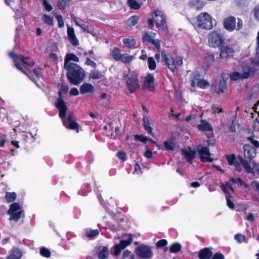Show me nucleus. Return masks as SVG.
<instances>
[{"label":"nucleus","instance_id":"f257e3e1","mask_svg":"<svg viewBox=\"0 0 259 259\" xmlns=\"http://www.w3.org/2000/svg\"><path fill=\"white\" fill-rule=\"evenodd\" d=\"M244 158L240 155L238 159L248 173H253V169L250 165L252 159L256 155V150L249 144L243 146Z\"/></svg>","mask_w":259,"mask_h":259},{"label":"nucleus","instance_id":"f03ea898","mask_svg":"<svg viewBox=\"0 0 259 259\" xmlns=\"http://www.w3.org/2000/svg\"><path fill=\"white\" fill-rule=\"evenodd\" d=\"M65 68L68 71L67 78L71 83L77 85L82 81L84 77V72L77 64H71Z\"/></svg>","mask_w":259,"mask_h":259},{"label":"nucleus","instance_id":"7ed1b4c3","mask_svg":"<svg viewBox=\"0 0 259 259\" xmlns=\"http://www.w3.org/2000/svg\"><path fill=\"white\" fill-rule=\"evenodd\" d=\"M9 55L13 59L17 69L26 74L31 80H33L29 76V74L31 73L29 70V67H32L34 65L33 61L31 60L28 57L25 58L22 56H16L12 52L10 53Z\"/></svg>","mask_w":259,"mask_h":259},{"label":"nucleus","instance_id":"20e7f679","mask_svg":"<svg viewBox=\"0 0 259 259\" xmlns=\"http://www.w3.org/2000/svg\"><path fill=\"white\" fill-rule=\"evenodd\" d=\"M215 24V19L206 12L201 13L197 17L196 25L199 28L210 30Z\"/></svg>","mask_w":259,"mask_h":259},{"label":"nucleus","instance_id":"39448f33","mask_svg":"<svg viewBox=\"0 0 259 259\" xmlns=\"http://www.w3.org/2000/svg\"><path fill=\"white\" fill-rule=\"evenodd\" d=\"M241 67L242 70L240 72H233L231 74L230 78L232 80H236L240 78H246L256 72L254 67H251L246 62H243Z\"/></svg>","mask_w":259,"mask_h":259},{"label":"nucleus","instance_id":"423d86ee","mask_svg":"<svg viewBox=\"0 0 259 259\" xmlns=\"http://www.w3.org/2000/svg\"><path fill=\"white\" fill-rule=\"evenodd\" d=\"M161 56L168 68L172 72L183 64V60L181 57H176L174 60L165 51L163 50L161 52Z\"/></svg>","mask_w":259,"mask_h":259},{"label":"nucleus","instance_id":"0eeeda50","mask_svg":"<svg viewBox=\"0 0 259 259\" xmlns=\"http://www.w3.org/2000/svg\"><path fill=\"white\" fill-rule=\"evenodd\" d=\"M68 90V88L67 86L62 85L58 92L59 98L57 100L56 108L59 111V116L61 118L65 117L67 110V107L62 99V94H66Z\"/></svg>","mask_w":259,"mask_h":259},{"label":"nucleus","instance_id":"6e6552de","mask_svg":"<svg viewBox=\"0 0 259 259\" xmlns=\"http://www.w3.org/2000/svg\"><path fill=\"white\" fill-rule=\"evenodd\" d=\"M208 41L210 47L219 48L224 44V39L220 31H213L208 35Z\"/></svg>","mask_w":259,"mask_h":259},{"label":"nucleus","instance_id":"1a4fd4ad","mask_svg":"<svg viewBox=\"0 0 259 259\" xmlns=\"http://www.w3.org/2000/svg\"><path fill=\"white\" fill-rule=\"evenodd\" d=\"M152 20L155 22L157 28L162 31H166L165 17L162 11L156 10L152 16Z\"/></svg>","mask_w":259,"mask_h":259},{"label":"nucleus","instance_id":"9d476101","mask_svg":"<svg viewBox=\"0 0 259 259\" xmlns=\"http://www.w3.org/2000/svg\"><path fill=\"white\" fill-rule=\"evenodd\" d=\"M21 209V205L18 203H14L10 205V208L8 211V214L11 215L10 220L17 221L24 214Z\"/></svg>","mask_w":259,"mask_h":259},{"label":"nucleus","instance_id":"9b49d317","mask_svg":"<svg viewBox=\"0 0 259 259\" xmlns=\"http://www.w3.org/2000/svg\"><path fill=\"white\" fill-rule=\"evenodd\" d=\"M136 254L143 259H150L152 257L153 253L151 247L148 245L141 244L135 249Z\"/></svg>","mask_w":259,"mask_h":259},{"label":"nucleus","instance_id":"f8f14e48","mask_svg":"<svg viewBox=\"0 0 259 259\" xmlns=\"http://www.w3.org/2000/svg\"><path fill=\"white\" fill-rule=\"evenodd\" d=\"M197 152L200 160L202 162H212L213 158L210 157L211 154L208 147L205 146L199 147L197 148Z\"/></svg>","mask_w":259,"mask_h":259},{"label":"nucleus","instance_id":"ddd939ff","mask_svg":"<svg viewBox=\"0 0 259 259\" xmlns=\"http://www.w3.org/2000/svg\"><path fill=\"white\" fill-rule=\"evenodd\" d=\"M125 236L127 237V239L126 240H121L119 242V244H116L114 245V254L115 256H118L122 250L131 244L133 240L131 235H126Z\"/></svg>","mask_w":259,"mask_h":259},{"label":"nucleus","instance_id":"4468645a","mask_svg":"<svg viewBox=\"0 0 259 259\" xmlns=\"http://www.w3.org/2000/svg\"><path fill=\"white\" fill-rule=\"evenodd\" d=\"M126 84L131 93L139 89V84L137 75L131 74L126 80Z\"/></svg>","mask_w":259,"mask_h":259},{"label":"nucleus","instance_id":"2eb2a0df","mask_svg":"<svg viewBox=\"0 0 259 259\" xmlns=\"http://www.w3.org/2000/svg\"><path fill=\"white\" fill-rule=\"evenodd\" d=\"M237 50L235 49V46H225L221 47L220 57L225 59L232 55Z\"/></svg>","mask_w":259,"mask_h":259},{"label":"nucleus","instance_id":"dca6fc26","mask_svg":"<svg viewBox=\"0 0 259 259\" xmlns=\"http://www.w3.org/2000/svg\"><path fill=\"white\" fill-rule=\"evenodd\" d=\"M227 161L228 163L231 165H234L235 169L238 171H242L241 163L239 162L238 159V155L235 156L234 155H227Z\"/></svg>","mask_w":259,"mask_h":259},{"label":"nucleus","instance_id":"f3484780","mask_svg":"<svg viewBox=\"0 0 259 259\" xmlns=\"http://www.w3.org/2000/svg\"><path fill=\"white\" fill-rule=\"evenodd\" d=\"M212 88L213 90L218 94H221L224 92L227 88L226 83L224 78H221L219 82H215L212 84Z\"/></svg>","mask_w":259,"mask_h":259},{"label":"nucleus","instance_id":"a211bd4d","mask_svg":"<svg viewBox=\"0 0 259 259\" xmlns=\"http://www.w3.org/2000/svg\"><path fill=\"white\" fill-rule=\"evenodd\" d=\"M144 86L149 91H153L154 90V77L153 75L148 74L145 78Z\"/></svg>","mask_w":259,"mask_h":259},{"label":"nucleus","instance_id":"6ab92c4d","mask_svg":"<svg viewBox=\"0 0 259 259\" xmlns=\"http://www.w3.org/2000/svg\"><path fill=\"white\" fill-rule=\"evenodd\" d=\"M64 126L70 130L78 129V124L72 120V115L70 114L67 119H65V117L62 118Z\"/></svg>","mask_w":259,"mask_h":259},{"label":"nucleus","instance_id":"aec40b11","mask_svg":"<svg viewBox=\"0 0 259 259\" xmlns=\"http://www.w3.org/2000/svg\"><path fill=\"white\" fill-rule=\"evenodd\" d=\"M225 28L229 30L232 31L236 28V19L235 17L230 16L225 19L224 21Z\"/></svg>","mask_w":259,"mask_h":259},{"label":"nucleus","instance_id":"412c9836","mask_svg":"<svg viewBox=\"0 0 259 259\" xmlns=\"http://www.w3.org/2000/svg\"><path fill=\"white\" fill-rule=\"evenodd\" d=\"M67 32L70 42L74 46L79 45V41L75 35L74 29L71 27L67 26Z\"/></svg>","mask_w":259,"mask_h":259},{"label":"nucleus","instance_id":"4be33fe9","mask_svg":"<svg viewBox=\"0 0 259 259\" xmlns=\"http://www.w3.org/2000/svg\"><path fill=\"white\" fill-rule=\"evenodd\" d=\"M198 127L202 131L210 132V133H209L207 136L208 138L212 137L213 136L212 126L205 120H201V123L198 125Z\"/></svg>","mask_w":259,"mask_h":259},{"label":"nucleus","instance_id":"5701e85b","mask_svg":"<svg viewBox=\"0 0 259 259\" xmlns=\"http://www.w3.org/2000/svg\"><path fill=\"white\" fill-rule=\"evenodd\" d=\"M182 154L187 160L192 163L193 159L195 157L196 151L191 148H187L182 150Z\"/></svg>","mask_w":259,"mask_h":259},{"label":"nucleus","instance_id":"b1692460","mask_svg":"<svg viewBox=\"0 0 259 259\" xmlns=\"http://www.w3.org/2000/svg\"><path fill=\"white\" fill-rule=\"evenodd\" d=\"M22 251L17 247H13L10 251L7 259H20L22 256Z\"/></svg>","mask_w":259,"mask_h":259},{"label":"nucleus","instance_id":"393cba45","mask_svg":"<svg viewBox=\"0 0 259 259\" xmlns=\"http://www.w3.org/2000/svg\"><path fill=\"white\" fill-rule=\"evenodd\" d=\"M94 90V87L89 83H84L80 87V93L82 94L93 93Z\"/></svg>","mask_w":259,"mask_h":259},{"label":"nucleus","instance_id":"a878e982","mask_svg":"<svg viewBox=\"0 0 259 259\" xmlns=\"http://www.w3.org/2000/svg\"><path fill=\"white\" fill-rule=\"evenodd\" d=\"M212 254V251L208 248H206L200 251L199 257L200 259H210Z\"/></svg>","mask_w":259,"mask_h":259},{"label":"nucleus","instance_id":"bb28decb","mask_svg":"<svg viewBox=\"0 0 259 259\" xmlns=\"http://www.w3.org/2000/svg\"><path fill=\"white\" fill-rule=\"evenodd\" d=\"M70 61H74L76 62H78L79 60V58L73 54H68L67 55L66 58L65 59L64 62V67H67V65H70L71 64H74L73 63H70Z\"/></svg>","mask_w":259,"mask_h":259},{"label":"nucleus","instance_id":"cd10ccee","mask_svg":"<svg viewBox=\"0 0 259 259\" xmlns=\"http://www.w3.org/2000/svg\"><path fill=\"white\" fill-rule=\"evenodd\" d=\"M156 35V33L148 31L147 32H145L142 37L143 40L144 41H147L149 42H151L152 40L154 39L155 36Z\"/></svg>","mask_w":259,"mask_h":259},{"label":"nucleus","instance_id":"c85d7f7f","mask_svg":"<svg viewBox=\"0 0 259 259\" xmlns=\"http://www.w3.org/2000/svg\"><path fill=\"white\" fill-rule=\"evenodd\" d=\"M123 44L126 47L133 48L136 45V40L132 37L125 38L122 39Z\"/></svg>","mask_w":259,"mask_h":259},{"label":"nucleus","instance_id":"c756f323","mask_svg":"<svg viewBox=\"0 0 259 259\" xmlns=\"http://www.w3.org/2000/svg\"><path fill=\"white\" fill-rule=\"evenodd\" d=\"M109 250L107 247L104 246L98 253V257L100 259H107L109 256Z\"/></svg>","mask_w":259,"mask_h":259},{"label":"nucleus","instance_id":"7c9ffc66","mask_svg":"<svg viewBox=\"0 0 259 259\" xmlns=\"http://www.w3.org/2000/svg\"><path fill=\"white\" fill-rule=\"evenodd\" d=\"M104 74L99 70H92L90 73V77L94 79H99L104 77Z\"/></svg>","mask_w":259,"mask_h":259},{"label":"nucleus","instance_id":"2f4dec72","mask_svg":"<svg viewBox=\"0 0 259 259\" xmlns=\"http://www.w3.org/2000/svg\"><path fill=\"white\" fill-rule=\"evenodd\" d=\"M143 125L145 131H146L148 134L152 135V127L150 125L148 118L145 116L143 117Z\"/></svg>","mask_w":259,"mask_h":259},{"label":"nucleus","instance_id":"473e14b6","mask_svg":"<svg viewBox=\"0 0 259 259\" xmlns=\"http://www.w3.org/2000/svg\"><path fill=\"white\" fill-rule=\"evenodd\" d=\"M139 19V18L138 16H133L126 20V24L127 26L132 27L137 24Z\"/></svg>","mask_w":259,"mask_h":259},{"label":"nucleus","instance_id":"72a5a7b5","mask_svg":"<svg viewBox=\"0 0 259 259\" xmlns=\"http://www.w3.org/2000/svg\"><path fill=\"white\" fill-rule=\"evenodd\" d=\"M189 5L191 8L196 10H201L203 7V5L198 0H192L189 3Z\"/></svg>","mask_w":259,"mask_h":259},{"label":"nucleus","instance_id":"f704fd0d","mask_svg":"<svg viewBox=\"0 0 259 259\" xmlns=\"http://www.w3.org/2000/svg\"><path fill=\"white\" fill-rule=\"evenodd\" d=\"M6 201L8 203L14 201L17 198V194L15 192H7L5 196Z\"/></svg>","mask_w":259,"mask_h":259},{"label":"nucleus","instance_id":"c9c22d12","mask_svg":"<svg viewBox=\"0 0 259 259\" xmlns=\"http://www.w3.org/2000/svg\"><path fill=\"white\" fill-rule=\"evenodd\" d=\"M134 59V57L127 54H122L119 61L124 63H129Z\"/></svg>","mask_w":259,"mask_h":259},{"label":"nucleus","instance_id":"e433bc0d","mask_svg":"<svg viewBox=\"0 0 259 259\" xmlns=\"http://www.w3.org/2000/svg\"><path fill=\"white\" fill-rule=\"evenodd\" d=\"M111 54L113 58L116 60L119 61L121 56L120 50L118 48H114L111 52Z\"/></svg>","mask_w":259,"mask_h":259},{"label":"nucleus","instance_id":"4c0bfd02","mask_svg":"<svg viewBox=\"0 0 259 259\" xmlns=\"http://www.w3.org/2000/svg\"><path fill=\"white\" fill-rule=\"evenodd\" d=\"M200 80L199 74L198 72H194L191 77V86L193 88L197 86V82Z\"/></svg>","mask_w":259,"mask_h":259},{"label":"nucleus","instance_id":"58836bf2","mask_svg":"<svg viewBox=\"0 0 259 259\" xmlns=\"http://www.w3.org/2000/svg\"><path fill=\"white\" fill-rule=\"evenodd\" d=\"M222 191L226 194V199H227V205L230 208H234V203L233 202L230 200V198L231 197V196L228 194L227 192V190H226V188L225 186L222 187Z\"/></svg>","mask_w":259,"mask_h":259},{"label":"nucleus","instance_id":"ea45409f","mask_svg":"<svg viewBox=\"0 0 259 259\" xmlns=\"http://www.w3.org/2000/svg\"><path fill=\"white\" fill-rule=\"evenodd\" d=\"M182 248V246L180 243H175L171 245L169 248V251L172 253H177Z\"/></svg>","mask_w":259,"mask_h":259},{"label":"nucleus","instance_id":"a19ab883","mask_svg":"<svg viewBox=\"0 0 259 259\" xmlns=\"http://www.w3.org/2000/svg\"><path fill=\"white\" fill-rule=\"evenodd\" d=\"M42 20L47 24L51 26L53 25V17L48 15L47 14H44L42 16Z\"/></svg>","mask_w":259,"mask_h":259},{"label":"nucleus","instance_id":"79ce46f5","mask_svg":"<svg viewBox=\"0 0 259 259\" xmlns=\"http://www.w3.org/2000/svg\"><path fill=\"white\" fill-rule=\"evenodd\" d=\"M127 3L128 6L133 9H138L141 7V4L138 3L136 0H128Z\"/></svg>","mask_w":259,"mask_h":259},{"label":"nucleus","instance_id":"37998d69","mask_svg":"<svg viewBox=\"0 0 259 259\" xmlns=\"http://www.w3.org/2000/svg\"><path fill=\"white\" fill-rule=\"evenodd\" d=\"M148 65L150 70H154L156 67V62L153 57H150L148 58Z\"/></svg>","mask_w":259,"mask_h":259},{"label":"nucleus","instance_id":"c03bdc74","mask_svg":"<svg viewBox=\"0 0 259 259\" xmlns=\"http://www.w3.org/2000/svg\"><path fill=\"white\" fill-rule=\"evenodd\" d=\"M71 0H59L58 2V7L59 9L63 10L67 5H69Z\"/></svg>","mask_w":259,"mask_h":259},{"label":"nucleus","instance_id":"a18cd8bd","mask_svg":"<svg viewBox=\"0 0 259 259\" xmlns=\"http://www.w3.org/2000/svg\"><path fill=\"white\" fill-rule=\"evenodd\" d=\"M40 253L42 256L47 258L50 257L51 254L50 250L45 247H41L40 249Z\"/></svg>","mask_w":259,"mask_h":259},{"label":"nucleus","instance_id":"49530a36","mask_svg":"<svg viewBox=\"0 0 259 259\" xmlns=\"http://www.w3.org/2000/svg\"><path fill=\"white\" fill-rule=\"evenodd\" d=\"M99 233V230L97 229L95 230H89L86 232V235L89 237H94Z\"/></svg>","mask_w":259,"mask_h":259},{"label":"nucleus","instance_id":"de8ad7c7","mask_svg":"<svg viewBox=\"0 0 259 259\" xmlns=\"http://www.w3.org/2000/svg\"><path fill=\"white\" fill-rule=\"evenodd\" d=\"M209 85L208 82L204 79H200L197 82V87L201 89H205Z\"/></svg>","mask_w":259,"mask_h":259},{"label":"nucleus","instance_id":"09e8293b","mask_svg":"<svg viewBox=\"0 0 259 259\" xmlns=\"http://www.w3.org/2000/svg\"><path fill=\"white\" fill-rule=\"evenodd\" d=\"M247 140L250 141V143L253 145L254 147L256 149L259 148V142L254 139L253 137H247Z\"/></svg>","mask_w":259,"mask_h":259},{"label":"nucleus","instance_id":"8fccbe9b","mask_svg":"<svg viewBox=\"0 0 259 259\" xmlns=\"http://www.w3.org/2000/svg\"><path fill=\"white\" fill-rule=\"evenodd\" d=\"M56 18L58 21V26L60 28L63 27L64 26V23L62 16L61 15H56Z\"/></svg>","mask_w":259,"mask_h":259},{"label":"nucleus","instance_id":"3c124183","mask_svg":"<svg viewBox=\"0 0 259 259\" xmlns=\"http://www.w3.org/2000/svg\"><path fill=\"white\" fill-rule=\"evenodd\" d=\"M134 138H135V140H136L137 141H141L143 143H145L147 141H148V138H147L146 137L143 136L142 135L139 136V135H136L134 136Z\"/></svg>","mask_w":259,"mask_h":259},{"label":"nucleus","instance_id":"603ef678","mask_svg":"<svg viewBox=\"0 0 259 259\" xmlns=\"http://www.w3.org/2000/svg\"><path fill=\"white\" fill-rule=\"evenodd\" d=\"M235 239L239 243H242L245 240V236L240 234H237L235 236Z\"/></svg>","mask_w":259,"mask_h":259},{"label":"nucleus","instance_id":"864d4df0","mask_svg":"<svg viewBox=\"0 0 259 259\" xmlns=\"http://www.w3.org/2000/svg\"><path fill=\"white\" fill-rule=\"evenodd\" d=\"M117 156L118 157L119 159H120L123 161H125L127 159V156L125 153L122 151H119L117 152Z\"/></svg>","mask_w":259,"mask_h":259},{"label":"nucleus","instance_id":"5fc2aeb1","mask_svg":"<svg viewBox=\"0 0 259 259\" xmlns=\"http://www.w3.org/2000/svg\"><path fill=\"white\" fill-rule=\"evenodd\" d=\"M85 64L91 66L94 68L96 67V63L89 58H87Z\"/></svg>","mask_w":259,"mask_h":259},{"label":"nucleus","instance_id":"6e6d98bb","mask_svg":"<svg viewBox=\"0 0 259 259\" xmlns=\"http://www.w3.org/2000/svg\"><path fill=\"white\" fill-rule=\"evenodd\" d=\"M167 241L165 239H161L158 241L156 243V246L158 247H161L166 245Z\"/></svg>","mask_w":259,"mask_h":259},{"label":"nucleus","instance_id":"4d7b16f0","mask_svg":"<svg viewBox=\"0 0 259 259\" xmlns=\"http://www.w3.org/2000/svg\"><path fill=\"white\" fill-rule=\"evenodd\" d=\"M164 146L165 148L167 150H172L174 149V145L172 143L168 141H165L164 142Z\"/></svg>","mask_w":259,"mask_h":259},{"label":"nucleus","instance_id":"13d9d810","mask_svg":"<svg viewBox=\"0 0 259 259\" xmlns=\"http://www.w3.org/2000/svg\"><path fill=\"white\" fill-rule=\"evenodd\" d=\"M43 5L45 7L46 10L48 12L51 11L53 9L52 6L48 4L47 0L43 1Z\"/></svg>","mask_w":259,"mask_h":259},{"label":"nucleus","instance_id":"bf43d9fd","mask_svg":"<svg viewBox=\"0 0 259 259\" xmlns=\"http://www.w3.org/2000/svg\"><path fill=\"white\" fill-rule=\"evenodd\" d=\"M230 181L233 183H238L241 186L243 184V181L240 178L234 179L231 178Z\"/></svg>","mask_w":259,"mask_h":259},{"label":"nucleus","instance_id":"052dcab7","mask_svg":"<svg viewBox=\"0 0 259 259\" xmlns=\"http://www.w3.org/2000/svg\"><path fill=\"white\" fill-rule=\"evenodd\" d=\"M32 72L37 77H39L41 75V69L39 68L33 69Z\"/></svg>","mask_w":259,"mask_h":259},{"label":"nucleus","instance_id":"680f3d73","mask_svg":"<svg viewBox=\"0 0 259 259\" xmlns=\"http://www.w3.org/2000/svg\"><path fill=\"white\" fill-rule=\"evenodd\" d=\"M151 43L154 45L157 49H160V41L158 39H154Z\"/></svg>","mask_w":259,"mask_h":259},{"label":"nucleus","instance_id":"e2e57ef3","mask_svg":"<svg viewBox=\"0 0 259 259\" xmlns=\"http://www.w3.org/2000/svg\"><path fill=\"white\" fill-rule=\"evenodd\" d=\"M132 254L131 251L126 250H125L122 254V258L123 259H127L128 257H129Z\"/></svg>","mask_w":259,"mask_h":259},{"label":"nucleus","instance_id":"0e129e2a","mask_svg":"<svg viewBox=\"0 0 259 259\" xmlns=\"http://www.w3.org/2000/svg\"><path fill=\"white\" fill-rule=\"evenodd\" d=\"M6 143L5 135H3L0 136V146L3 147L5 146Z\"/></svg>","mask_w":259,"mask_h":259},{"label":"nucleus","instance_id":"69168bd1","mask_svg":"<svg viewBox=\"0 0 259 259\" xmlns=\"http://www.w3.org/2000/svg\"><path fill=\"white\" fill-rule=\"evenodd\" d=\"M246 220L250 222H253L254 221V215L252 213H249L246 217Z\"/></svg>","mask_w":259,"mask_h":259},{"label":"nucleus","instance_id":"338daca9","mask_svg":"<svg viewBox=\"0 0 259 259\" xmlns=\"http://www.w3.org/2000/svg\"><path fill=\"white\" fill-rule=\"evenodd\" d=\"M70 94L71 95L77 96L79 94V92L76 88H73L71 89L70 91Z\"/></svg>","mask_w":259,"mask_h":259},{"label":"nucleus","instance_id":"774afa93","mask_svg":"<svg viewBox=\"0 0 259 259\" xmlns=\"http://www.w3.org/2000/svg\"><path fill=\"white\" fill-rule=\"evenodd\" d=\"M212 259H224V256L222 254L218 253L213 255Z\"/></svg>","mask_w":259,"mask_h":259}]
</instances>
